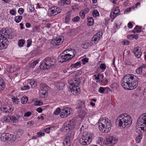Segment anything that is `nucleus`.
<instances>
[{"mask_svg":"<svg viewBox=\"0 0 146 146\" xmlns=\"http://www.w3.org/2000/svg\"><path fill=\"white\" fill-rule=\"evenodd\" d=\"M140 77L127 74L124 76L121 82L122 86L125 89L131 90L135 88L138 86V80Z\"/></svg>","mask_w":146,"mask_h":146,"instance_id":"f257e3e1","label":"nucleus"},{"mask_svg":"<svg viewBox=\"0 0 146 146\" xmlns=\"http://www.w3.org/2000/svg\"><path fill=\"white\" fill-rule=\"evenodd\" d=\"M132 122V119L129 115L123 114L117 117L115 120V124L120 127L125 128L130 126Z\"/></svg>","mask_w":146,"mask_h":146,"instance_id":"f03ea898","label":"nucleus"},{"mask_svg":"<svg viewBox=\"0 0 146 146\" xmlns=\"http://www.w3.org/2000/svg\"><path fill=\"white\" fill-rule=\"evenodd\" d=\"M99 128L102 132L105 133L109 132L111 128V121L105 117L101 118L98 122Z\"/></svg>","mask_w":146,"mask_h":146,"instance_id":"7ed1b4c3","label":"nucleus"},{"mask_svg":"<svg viewBox=\"0 0 146 146\" xmlns=\"http://www.w3.org/2000/svg\"><path fill=\"white\" fill-rule=\"evenodd\" d=\"M55 59L47 57L44 59L40 64V66H43L44 69H46L52 67L55 64Z\"/></svg>","mask_w":146,"mask_h":146,"instance_id":"20e7f679","label":"nucleus"},{"mask_svg":"<svg viewBox=\"0 0 146 146\" xmlns=\"http://www.w3.org/2000/svg\"><path fill=\"white\" fill-rule=\"evenodd\" d=\"M92 140L90 134L86 132L83 133L79 139V142L82 145H86L89 144Z\"/></svg>","mask_w":146,"mask_h":146,"instance_id":"39448f33","label":"nucleus"},{"mask_svg":"<svg viewBox=\"0 0 146 146\" xmlns=\"http://www.w3.org/2000/svg\"><path fill=\"white\" fill-rule=\"evenodd\" d=\"M68 50H66L61 53L58 56V62L60 63H62L67 61H69L72 58V57H68V55L70 54H66V53H68L67 52Z\"/></svg>","mask_w":146,"mask_h":146,"instance_id":"423d86ee","label":"nucleus"},{"mask_svg":"<svg viewBox=\"0 0 146 146\" xmlns=\"http://www.w3.org/2000/svg\"><path fill=\"white\" fill-rule=\"evenodd\" d=\"M9 41L4 35L0 34V50L5 49L8 44Z\"/></svg>","mask_w":146,"mask_h":146,"instance_id":"0eeeda50","label":"nucleus"},{"mask_svg":"<svg viewBox=\"0 0 146 146\" xmlns=\"http://www.w3.org/2000/svg\"><path fill=\"white\" fill-rule=\"evenodd\" d=\"M70 110L72 111V109L68 107L65 108L61 110L60 111V116L62 118H64L67 117L70 114Z\"/></svg>","mask_w":146,"mask_h":146,"instance_id":"6e6552de","label":"nucleus"},{"mask_svg":"<svg viewBox=\"0 0 146 146\" xmlns=\"http://www.w3.org/2000/svg\"><path fill=\"white\" fill-rule=\"evenodd\" d=\"M137 123L141 125L145 126V130H146V113L140 116L137 120Z\"/></svg>","mask_w":146,"mask_h":146,"instance_id":"1a4fd4ad","label":"nucleus"},{"mask_svg":"<svg viewBox=\"0 0 146 146\" xmlns=\"http://www.w3.org/2000/svg\"><path fill=\"white\" fill-rule=\"evenodd\" d=\"M106 143L105 144H108L110 146L111 145L115 144L117 141V139L112 135H110L106 139Z\"/></svg>","mask_w":146,"mask_h":146,"instance_id":"9d476101","label":"nucleus"},{"mask_svg":"<svg viewBox=\"0 0 146 146\" xmlns=\"http://www.w3.org/2000/svg\"><path fill=\"white\" fill-rule=\"evenodd\" d=\"M64 40V37L62 36H61L59 38L52 40L51 41V43L54 46H58L62 43Z\"/></svg>","mask_w":146,"mask_h":146,"instance_id":"9b49d317","label":"nucleus"},{"mask_svg":"<svg viewBox=\"0 0 146 146\" xmlns=\"http://www.w3.org/2000/svg\"><path fill=\"white\" fill-rule=\"evenodd\" d=\"M70 134H66L65 138L64 139L63 144L64 146H70L71 142L70 141Z\"/></svg>","mask_w":146,"mask_h":146,"instance_id":"f8f14e48","label":"nucleus"},{"mask_svg":"<svg viewBox=\"0 0 146 146\" xmlns=\"http://www.w3.org/2000/svg\"><path fill=\"white\" fill-rule=\"evenodd\" d=\"M102 33L101 32H99L92 37V40L94 41H98L99 40L102 38Z\"/></svg>","mask_w":146,"mask_h":146,"instance_id":"ddd939ff","label":"nucleus"},{"mask_svg":"<svg viewBox=\"0 0 146 146\" xmlns=\"http://www.w3.org/2000/svg\"><path fill=\"white\" fill-rule=\"evenodd\" d=\"M139 47H137L134 48L133 50V52L135 56L137 58H140L141 55V52L140 50L139 49Z\"/></svg>","mask_w":146,"mask_h":146,"instance_id":"4468645a","label":"nucleus"},{"mask_svg":"<svg viewBox=\"0 0 146 146\" xmlns=\"http://www.w3.org/2000/svg\"><path fill=\"white\" fill-rule=\"evenodd\" d=\"M77 120V118L74 117L72 119L69 121V123L68 124V125L70 126V127H71V129H73L76 124V122Z\"/></svg>","mask_w":146,"mask_h":146,"instance_id":"2eb2a0df","label":"nucleus"},{"mask_svg":"<svg viewBox=\"0 0 146 146\" xmlns=\"http://www.w3.org/2000/svg\"><path fill=\"white\" fill-rule=\"evenodd\" d=\"M4 33V35L6 36L9 39H11L14 36V35L12 34V32L9 33L8 32V31H7L6 29H5Z\"/></svg>","mask_w":146,"mask_h":146,"instance_id":"dca6fc26","label":"nucleus"},{"mask_svg":"<svg viewBox=\"0 0 146 146\" xmlns=\"http://www.w3.org/2000/svg\"><path fill=\"white\" fill-rule=\"evenodd\" d=\"M66 50H68V51H67V52H68V53H66V54H70V55H68V57H70V56H72V58L74 57L76 53V52H75L74 50L71 49H66Z\"/></svg>","mask_w":146,"mask_h":146,"instance_id":"f3484780","label":"nucleus"},{"mask_svg":"<svg viewBox=\"0 0 146 146\" xmlns=\"http://www.w3.org/2000/svg\"><path fill=\"white\" fill-rule=\"evenodd\" d=\"M72 86V89H71V92L73 94H76L77 92L80 91V89L78 87V86H74V85Z\"/></svg>","mask_w":146,"mask_h":146,"instance_id":"a211bd4d","label":"nucleus"},{"mask_svg":"<svg viewBox=\"0 0 146 146\" xmlns=\"http://www.w3.org/2000/svg\"><path fill=\"white\" fill-rule=\"evenodd\" d=\"M49 88V87L44 83H41L40 85V89L42 91L48 92Z\"/></svg>","mask_w":146,"mask_h":146,"instance_id":"6ab92c4d","label":"nucleus"},{"mask_svg":"<svg viewBox=\"0 0 146 146\" xmlns=\"http://www.w3.org/2000/svg\"><path fill=\"white\" fill-rule=\"evenodd\" d=\"M146 67L145 64H143L140 66L136 70V72L138 74H141L142 73L143 68H145Z\"/></svg>","mask_w":146,"mask_h":146,"instance_id":"aec40b11","label":"nucleus"},{"mask_svg":"<svg viewBox=\"0 0 146 146\" xmlns=\"http://www.w3.org/2000/svg\"><path fill=\"white\" fill-rule=\"evenodd\" d=\"M80 82V80L79 78H76L74 79V82L70 84L71 85H74V86H78Z\"/></svg>","mask_w":146,"mask_h":146,"instance_id":"412c9836","label":"nucleus"},{"mask_svg":"<svg viewBox=\"0 0 146 146\" xmlns=\"http://www.w3.org/2000/svg\"><path fill=\"white\" fill-rule=\"evenodd\" d=\"M49 10L50 11V16H54L55 15H54L56 13L54 7H51L49 8Z\"/></svg>","mask_w":146,"mask_h":146,"instance_id":"4be33fe9","label":"nucleus"},{"mask_svg":"<svg viewBox=\"0 0 146 146\" xmlns=\"http://www.w3.org/2000/svg\"><path fill=\"white\" fill-rule=\"evenodd\" d=\"M81 66V62H78L76 63L73 64L70 66L69 68H68V69H72L73 68H77L78 66L80 67Z\"/></svg>","mask_w":146,"mask_h":146,"instance_id":"5701e85b","label":"nucleus"},{"mask_svg":"<svg viewBox=\"0 0 146 146\" xmlns=\"http://www.w3.org/2000/svg\"><path fill=\"white\" fill-rule=\"evenodd\" d=\"M7 134V133H3L1 135V138L3 141L8 140V135Z\"/></svg>","mask_w":146,"mask_h":146,"instance_id":"b1692460","label":"nucleus"},{"mask_svg":"<svg viewBox=\"0 0 146 146\" xmlns=\"http://www.w3.org/2000/svg\"><path fill=\"white\" fill-rule=\"evenodd\" d=\"M87 20L89 23H88V25L89 26L92 25L94 23V19L92 17H87Z\"/></svg>","mask_w":146,"mask_h":146,"instance_id":"393cba45","label":"nucleus"},{"mask_svg":"<svg viewBox=\"0 0 146 146\" xmlns=\"http://www.w3.org/2000/svg\"><path fill=\"white\" fill-rule=\"evenodd\" d=\"M87 113L84 110L81 111L79 113V117L82 118L85 117L87 115Z\"/></svg>","mask_w":146,"mask_h":146,"instance_id":"a878e982","label":"nucleus"},{"mask_svg":"<svg viewBox=\"0 0 146 146\" xmlns=\"http://www.w3.org/2000/svg\"><path fill=\"white\" fill-rule=\"evenodd\" d=\"M70 13H67L65 19V22L66 23H68L70 19Z\"/></svg>","mask_w":146,"mask_h":146,"instance_id":"bb28decb","label":"nucleus"},{"mask_svg":"<svg viewBox=\"0 0 146 146\" xmlns=\"http://www.w3.org/2000/svg\"><path fill=\"white\" fill-rule=\"evenodd\" d=\"M22 18L21 16H16L15 17V21L16 23H18L21 21Z\"/></svg>","mask_w":146,"mask_h":146,"instance_id":"cd10ccee","label":"nucleus"},{"mask_svg":"<svg viewBox=\"0 0 146 146\" xmlns=\"http://www.w3.org/2000/svg\"><path fill=\"white\" fill-rule=\"evenodd\" d=\"M28 100V98L26 96H23L21 99V101L22 103L25 104Z\"/></svg>","mask_w":146,"mask_h":146,"instance_id":"c85d7f7f","label":"nucleus"},{"mask_svg":"<svg viewBox=\"0 0 146 146\" xmlns=\"http://www.w3.org/2000/svg\"><path fill=\"white\" fill-rule=\"evenodd\" d=\"M142 139V134L139 133L138 136H137L135 139L136 141L138 143L140 142Z\"/></svg>","mask_w":146,"mask_h":146,"instance_id":"c756f323","label":"nucleus"},{"mask_svg":"<svg viewBox=\"0 0 146 146\" xmlns=\"http://www.w3.org/2000/svg\"><path fill=\"white\" fill-rule=\"evenodd\" d=\"M117 15L116 14L115 12L112 11L110 14V17L113 20L117 16Z\"/></svg>","mask_w":146,"mask_h":146,"instance_id":"7c9ffc66","label":"nucleus"},{"mask_svg":"<svg viewBox=\"0 0 146 146\" xmlns=\"http://www.w3.org/2000/svg\"><path fill=\"white\" fill-rule=\"evenodd\" d=\"M78 104L79 105V107H76V108H80L85 107V102L84 101H79Z\"/></svg>","mask_w":146,"mask_h":146,"instance_id":"2f4dec72","label":"nucleus"},{"mask_svg":"<svg viewBox=\"0 0 146 146\" xmlns=\"http://www.w3.org/2000/svg\"><path fill=\"white\" fill-rule=\"evenodd\" d=\"M106 89L110 90V88L108 87L104 88L102 87H100L98 90V92H99L101 93H104V92L105 91V90Z\"/></svg>","mask_w":146,"mask_h":146,"instance_id":"473e14b6","label":"nucleus"},{"mask_svg":"<svg viewBox=\"0 0 146 146\" xmlns=\"http://www.w3.org/2000/svg\"><path fill=\"white\" fill-rule=\"evenodd\" d=\"M25 43V41L23 39H20L19 40L18 45L19 47H22Z\"/></svg>","mask_w":146,"mask_h":146,"instance_id":"72a5a7b5","label":"nucleus"},{"mask_svg":"<svg viewBox=\"0 0 146 146\" xmlns=\"http://www.w3.org/2000/svg\"><path fill=\"white\" fill-rule=\"evenodd\" d=\"M70 126H68V125H63L62 128H63V130L65 131H69L70 129H72L71 127H70Z\"/></svg>","mask_w":146,"mask_h":146,"instance_id":"f704fd0d","label":"nucleus"},{"mask_svg":"<svg viewBox=\"0 0 146 146\" xmlns=\"http://www.w3.org/2000/svg\"><path fill=\"white\" fill-rule=\"evenodd\" d=\"M55 126H52L48 128H47L46 129L44 130V131L46 133H49L50 132V130H52L54 129Z\"/></svg>","mask_w":146,"mask_h":146,"instance_id":"c9c22d12","label":"nucleus"},{"mask_svg":"<svg viewBox=\"0 0 146 146\" xmlns=\"http://www.w3.org/2000/svg\"><path fill=\"white\" fill-rule=\"evenodd\" d=\"M6 110L7 111L8 113H9L12 111L13 110V108L11 106H8L5 107Z\"/></svg>","mask_w":146,"mask_h":146,"instance_id":"e433bc0d","label":"nucleus"},{"mask_svg":"<svg viewBox=\"0 0 146 146\" xmlns=\"http://www.w3.org/2000/svg\"><path fill=\"white\" fill-rule=\"evenodd\" d=\"M112 11L115 12L116 14H117V15H118L120 11L119 7L118 6L113 8V9H112Z\"/></svg>","mask_w":146,"mask_h":146,"instance_id":"4c0bfd02","label":"nucleus"},{"mask_svg":"<svg viewBox=\"0 0 146 146\" xmlns=\"http://www.w3.org/2000/svg\"><path fill=\"white\" fill-rule=\"evenodd\" d=\"M93 16L95 17L99 16V13L97 10L95 9L92 12Z\"/></svg>","mask_w":146,"mask_h":146,"instance_id":"58836bf2","label":"nucleus"},{"mask_svg":"<svg viewBox=\"0 0 146 146\" xmlns=\"http://www.w3.org/2000/svg\"><path fill=\"white\" fill-rule=\"evenodd\" d=\"M10 119L11 121H12L13 123H16L18 121L17 118H16L13 116H10Z\"/></svg>","mask_w":146,"mask_h":146,"instance_id":"ea45409f","label":"nucleus"},{"mask_svg":"<svg viewBox=\"0 0 146 146\" xmlns=\"http://www.w3.org/2000/svg\"><path fill=\"white\" fill-rule=\"evenodd\" d=\"M141 27H139L137 25H136L135 28V30H136V33H140L141 32Z\"/></svg>","mask_w":146,"mask_h":146,"instance_id":"a19ab883","label":"nucleus"},{"mask_svg":"<svg viewBox=\"0 0 146 146\" xmlns=\"http://www.w3.org/2000/svg\"><path fill=\"white\" fill-rule=\"evenodd\" d=\"M85 14L84 11L82 10H81L79 13L82 19H84L85 18Z\"/></svg>","mask_w":146,"mask_h":146,"instance_id":"79ce46f5","label":"nucleus"},{"mask_svg":"<svg viewBox=\"0 0 146 146\" xmlns=\"http://www.w3.org/2000/svg\"><path fill=\"white\" fill-rule=\"evenodd\" d=\"M43 104V103L42 102L40 101H36L34 103V105L35 106H40L41 105H42Z\"/></svg>","mask_w":146,"mask_h":146,"instance_id":"37998d69","label":"nucleus"},{"mask_svg":"<svg viewBox=\"0 0 146 146\" xmlns=\"http://www.w3.org/2000/svg\"><path fill=\"white\" fill-rule=\"evenodd\" d=\"M61 110L60 109L58 108H57L55 111H54V114L56 115H58V114L60 113V111Z\"/></svg>","mask_w":146,"mask_h":146,"instance_id":"c03bdc74","label":"nucleus"},{"mask_svg":"<svg viewBox=\"0 0 146 146\" xmlns=\"http://www.w3.org/2000/svg\"><path fill=\"white\" fill-rule=\"evenodd\" d=\"M55 7V9H56V10H57L56 11V13L54 15H56L60 13L61 12V9H60L58 7Z\"/></svg>","mask_w":146,"mask_h":146,"instance_id":"a18cd8bd","label":"nucleus"},{"mask_svg":"<svg viewBox=\"0 0 146 146\" xmlns=\"http://www.w3.org/2000/svg\"><path fill=\"white\" fill-rule=\"evenodd\" d=\"M5 84L3 81V80L1 81H0V86L2 87V88H4L5 87Z\"/></svg>","mask_w":146,"mask_h":146,"instance_id":"49530a36","label":"nucleus"},{"mask_svg":"<svg viewBox=\"0 0 146 146\" xmlns=\"http://www.w3.org/2000/svg\"><path fill=\"white\" fill-rule=\"evenodd\" d=\"M32 42V41L30 39H29L27 40V48H28L30 46Z\"/></svg>","mask_w":146,"mask_h":146,"instance_id":"de8ad7c7","label":"nucleus"},{"mask_svg":"<svg viewBox=\"0 0 146 146\" xmlns=\"http://www.w3.org/2000/svg\"><path fill=\"white\" fill-rule=\"evenodd\" d=\"M13 101V102L15 103V104H18L19 102V99L17 98H12Z\"/></svg>","mask_w":146,"mask_h":146,"instance_id":"09e8293b","label":"nucleus"},{"mask_svg":"<svg viewBox=\"0 0 146 146\" xmlns=\"http://www.w3.org/2000/svg\"><path fill=\"white\" fill-rule=\"evenodd\" d=\"M80 19V18L79 16H76L72 19V21L74 22H76L78 21Z\"/></svg>","mask_w":146,"mask_h":146,"instance_id":"8fccbe9b","label":"nucleus"},{"mask_svg":"<svg viewBox=\"0 0 146 146\" xmlns=\"http://www.w3.org/2000/svg\"><path fill=\"white\" fill-rule=\"evenodd\" d=\"M65 1L64 0H62L59 1L58 3V4L60 6H62L65 4Z\"/></svg>","mask_w":146,"mask_h":146,"instance_id":"3c124183","label":"nucleus"},{"mask_svg":"<svg viewBox=\"0 0 146 146\" xmlns=\"http://www.w3.org/2000/svg\"><path fill=\"white\" fill-rule=\"evenodd\" d=\"M29 86H24L23 87L21 88V90H26L29 88Z\"/></svg>","mask_w":146,"mask_h":146,"instance_id":"603ef678","label":"nucleus"},{"mask_svg":"<svg viewBox=\"0 0 146 146\" xmlns=\"http://www.w3.org/2000/svg\"><path fill=\"white\" fill-rule=\"evenodd\" d=\"M100 68L103 70H105L106 69V65L105 64H102L100 66Z\"/></svg>","mask_w":146,"mask_h":146,"instance_id":"864d4df0","label":"nucleus"},{"mask_svg":"<svg viewBox=\"0 0 146 146\" xmlns=\"http://www.w3.org/2000/svg\"><path fill=\"white\" fill-rule=\"evenodd\" d=\"M88 61V59L86 58H84L82 60V63L84 64H85L86 62H87Z\"/></svg>","mask_w":146,"mask_h":146,"instance_id":"5fc2aeb1","label":"nucleus"},{"mask_svg":"<svg viewBox=\"0 0 146 146\" xmlns=\"http://www.w3.org/2000/svg\"><path fill=\"white\" fill-rule=\"evenodd\" d=\"M40 52L39 48H37L33 51V53L34 54H36Z\"/></svg>","mask_w":146,"mask_h":146,"instance_id":"6e6d98bb","label":"nucleus"},{"mask_svg":"<svg viewBox=\"0 0 146 146\" xmlns=\"http://www.w3.org/2000/svg\"><path fill=\"white\" fill-rule=\"evenodd\" d=\"M30 84L31 85L32 88H34L36 85V82L35 81H32L30 82Z\"/></svg>","mask_w":146,"mask_h":146,"instance_id":"4d7b16f0","label":"nucleus"},{"mask_svg":"<svg viewBox=\"0 0 146 146\" xmlns=\"http://www.w3.org/2000/svg\"><path fill=\"white\" fill-rule=\"evenodd\" d=\"M18 13H19L20 15H21L23 14L24 11V10L22 8H19L18 10Z\"/></svg>","mask_w":146,"mask_h":146,"instance_id":"13d9d810","label":"nucleus"},{"mask_svg":"<svg viewBox=\"0 0 146 146\" xmlns=\"http://www.w3.org/2000/svg\"><path fill=\"white\" fill-rule=\"evenodd\" d=\"M122 43L124 45H127L130 43V42L128 40H124L122 41Z\"/></svg>","mask_w":146,"mask_h":146,"instance_id":"bf43d9fd","label":"nucleus"},{"mask_svg":"<svg viewBox=\"0 0 146 146\" xmlns=\"http://www.w3.org/2000/svg\"><path fill=\"white\" fill-rule=\"evenodd\" d=\"M10 116H8L7 117H5L4 118V120L7 122H10V120H11L10 118Z\"/></svg>","mask_w":146,"mask_h":146,"instance_id":"052dcab7","label":"nucleus"},{"mask_svg":"<svg viewBox=\"0 0 146 146\" xmlns=\"http://www.w3.org/2000/svg\"><path fill=\"white\" fill-rule=\"evenodd\" d=\"M38 62L37 60H35L34 61L33 63L31 64L32 66H33L34 67L35 66L36 64H38Z\"/></svg>","mask_w":146,"mask_h":146,"instance_id":"680f3d73","label":"nucleus"},{"mask_svg":"<svg viewBox=\"0 0 146 146\" xmlns=\"http://www.w3.org/2000/svg\"><path fill=\"white\" fill-rule=\"evenodd\" d=\"M31 115V112L28 111L25 113L24 115L25 117H29Z\"/></svg>","mask_w":146,"mask_h":146,"instance_id":"e2e57ef3","label":"nucleus"},{"mask_svg":"<svg viewBox=\"0 0 146 146\" xmlns=\"http://www.w3.org/2000/svg\"><path fill=\"white\" fill-rule=\"evenodd\" d=\"M10 13L13 15H15L16 11L14 10H12L10 11Z\"/></svg>","mask_w":146,"mask_h":146,"instance_id":"0e129e2a","label":"nucleus"},{"mask_svg":"<svg viewBox=\"0 0 146 146\" xmlns=\"http://www.w3.org/2000/svg\"><path fill=\"white\" fill-rule=\"evenodd\" d=\"M0 110L2 111H3L5 112L6 113H7V110H6L5 107L1 108H0Z\"/></svg>","mask_w":146,"mask_h":146,"instance_id":"69168bd1","label":"nucleus"},{"mask_svg":"<svg viewBox=\"0 0 146 146\" xmlns=\"http://www.w3.org/2000/svg\"><path fill=\"white\" fill-rule=\"evenodd\" d=\"M37 135L38 137L41 136H44L45 135V134L44 133H40V132H38L37 133Z\"/></svg>","mask_w":146,"mask_h":146,"instance_id":"338daca9","label":"nucleus"},{"mask_svg":"<svg viewBox=\"0 0 146 146\" xmlns=\"http://www.w3.org/2000/svg\"><path fill=\"white\" fill-rule=\"evenodd\" d=\"M5 29H6V28H3L1 29V30L0 31V34H1L2 35V34H3V35L4 36V33H5L4 32H5Z\"/></svg>","mask_w":146,"mask_h":146,"instance_id":"774afa93","label":"nucleus"}]
</instances>
